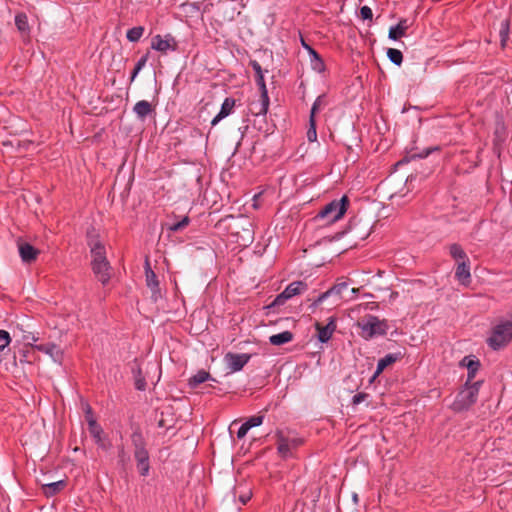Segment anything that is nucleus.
I'll return each instance as SVG.
<instances>
[{"label": "nucleus", "mask_w": 512, "mask_h": 512, "mask_svg": "<svg viewBox=\"0 0 512 512\" xmlns=\"http://www.w3.org/2000/svg\"><path fill=\"white\" fill-rule=\"evenodd\" d=\"M480 382H475L471 385L468 383L457 394L452 407L455 411H463L472 406L478 398Z\"/></svg>", "instance_id": "f257e3e1"}, {"label": "nucleus", "mask_w": 512, "mask_h": 512, "mask_svg": "<svg viewBox=\"0 0 512 512\" xmlns=\"http://www.w3.org/2000/svg\"><path fill=\"white\" fill-rule=\"evenodd\" d=\"M357 326L361 329L360 335L365 339L385 334L386 331V324L373 315H367L360 319Z\"/></svg>", "instance_id": "f03ea898"}, {"label": "nucleus", "mask_w": 512, "mask_h": 512, "mask_svg": "<svg viewBox=\"0 0 512 512\" xmlns=\"http://www.w3.org/2000/svg\"><path fill=\"white\" fill-rule=\"evenodd\" d=\"M348 199L346 196L340 200H334L327 204L317 215L320 219H326L328 223L339 220L346 212Z\"/></svg>", "instance_id": "7ed1b4c3"}, {"label": "nucleus", "mask_w": 512, "mask_h": 512, "mask_svg": "<svg viewBox=\"0 0 512 512\" xmlns=\"http://www.w3.org/2000/svg\"><path fill=\"white\" fill-rule=\"evenodd\" d=\"M512 339V322L506 321L494 328L492 336L489 338V344L494 349H499L506 345Z\"/></svg>", "instance_id": "20e7f679"}, {"label": "nucleus", "mask_w": 512, "mask_h": 512, "mask_svg": "<svg viewBox=\"0 0 512 512\" xmlns=\"http://www.w3.org/2000/svg\"><path fill=\"white\" fill-rule=\"evenodd\" d=\"M308 289V286L303 281H294L290 283L283 292L276 296L274 301L270 304L271 307H278L284 305L290 298L303 294Z\"/></svg>", "instance_id": "39448f33"}, {"label": "nucleus", "mask_w": 512, "mask_h": 512, "mask_svg": "<svg viewBox=\"0 0 512 512\" xmlns=\"http://www.w3.org/2000/svg\"><path fill=\"white\" fill-rule=\"evenodd\" d=\"M133 442L135 444V459L137 461V469L142 476H146L149 472V455L144 448L141 436L139 434L133 435Z\"/></svg>", "instance_id": "423d86ee"}, {"label": "nucleus", "mask_w": 512, "mask_h": 512, "mask_svg": "<svg viewBox=\"0 0 512 512\" xmlns=\"http://www.w3.org/2000/svg\"><path fill=\"white\" fill-rule=\"evenodd\" d=\"M276 437L278 453L283 458L288 457L291 454L292 449L297 448L301 444L300 439L285 436L282 431H278Z\"/></svg>", "instance_id": "0eeeda50"}, {"label": "nucleus", "mask_w": 512, "mask_h": 512, "mask_svg": "<svg viewBox=\"0 0 512 512\" xmlns=\"http://www.w3.org/2000/svg\"><path fill=\"white\" fill-rule=\"evenodd\" d=\"M17 248L20 255V258L23 263L31 264L35 262L40 254V251L32 246L30 243L18 240Z\"/></svg>", "instance_id": "6e6552de"}, {"label": "nucleus", "mask_w": 512, "mask_h": 512, "mask_svg": "<svg viewBox=\"0 0 512 512\" xmlns=\"http://www.w3.org/2000/svg\"><path fill=\"white\" fill-rule=\"evenodd\" d=\"M89 246L92 257L91 265L108 261L105 247L96 236H90Z\"/></svg>", "instance_id": "1a4fd4ad"}, {"label": "nucleus", "mask_w": 512, "mask_h": 512, "mask_svg": "<svg viewBox=\"0 0 512 512\" xmlns=\"http://www.w3.org/2000/svg\"><path fill=\"white\" fill-rule=\"evenodd\" d=\"M239 228L235 234L238 236V241H241V245L248 246L254 240L253 224L247 219H243L242 222L237 226Z\"/></svg>", "instance_id": "9d476101"}, {"label": "nucleus", "mask_w": 512, "mask_h": 512, "mask_svg": "<svg viewBox=\"0 0 512 512\" xmlns=\"http://www.w3.org/2000/svg\"><path fill=\"white\" fill-rule=\"evenodd\" d=\"M348 289V285L345 282L338 283L322 293L317 300L314 302L315 305L322 303L326 298H334V302H338L344 298V292Z\"/></svg>", "instance_id": "9b49d317"}, {"label": "nucleus", "mask_w": 512, "mask_h": 512, "mask_svg": "<svg viewBox=\"0 0 512 512\" xmlns=\"http://www.w3.org/2000/svg\"><path fill=\"white\" fill-rule=\"evenodd\" d=\"M315 328L318 332V340L322 343H325L331 339L334 331L336 330V318L330 317L326 325L316 322Z\"/></svg>", "instance_id": "f8f14e48"}, {"label": "nucleus", "mask_w": 512, "mask_h": 512, "mask_svg": "<svg viewBox=\"0 0 512 512\" xmlns=\"http://www.w3.org/2000/svg\"><path fill=\"white\" fill-rule=\"evenodd\" d=\"M250 355L249 354H234V353H228L226 354L224 360L227 364V367L231 372H237L240 371L245 364L249 361Z\"/></svg>", "instance_id": "ddd939ff"}, {"label": "nucleus", "mask_w": 512, "mask_h": 512, "mask_svg": "<svg viewBox=\"0 0 512 512\" xmlns=\"http://www.w3.org/2000/svg\"><path fill=\"white\" fill-rule=\"evenodd\" d=\"M152 48L162 53H166L168 50L176 49V42L170 35L162 38L160 35H156L152 39Z\"/></svg>", "instance_id": "4468645a"}, {"label": "nucleus", "mask_w": 512, "mask_h": 512, "mask_svg": "<svg viewBox=\"0 0 512 512\" xmlns=\"http://www.w3.org/2000/svg\"><path fill=\"white\" fill-rule=\"evenodd\" d=\"M36 350L47 354L54 362L61 363L63 359V351L60 347L53 343L40 344L33 346Z\"/></svg>", "instance_id": "2eb2a0df"}, {"label": "nucleus", "mask_w": 512, "mask_h": 512, "mask_svg": "<svg viewBox=\"0 0 512 512\" xmlns=\"http://www.w3.org/2000/svg\"><path fill=\"white\" fill-rule=\"evenodd\" d=\"M469 260L459 261L457 263L455 277L463 285L467 286L471 282Z\"/></svg>", "instance_id": "dca6fc26"}, {"label": "nucleus", "mask_w": 512, "mask_h": 512, "mask_svg": "<svg viewBox=\"0 0 512 512\" xmlns=\"http://www.w3.org/2000/svg\"><path fill=\"white\" fill-rule=\"evenodd\" d=\"M92 270L96 278L102 283L106 284L111 277V266L108 261L92 264Z\"/></svg>", "instance_id": "f3484780"}, {"label": "nucleus", "mask_w": 512, "mask_h": 512, "mask_svg": "<svg viewBox=\"0 0 512 512\" xmlns=\"http://www.w3.org/2000/svg\"><path fill=\"white\" fill-rule=\"evenodd\" d=\"M235 103L236 102L233 98H226L222 103L219 113L211 121L212 126L217 125L222 119L229 116L235 107Z\"/></svg>", "instance_id": "a211bd4d"}, {"label": "nucleus", "mask_w": 512, "mask_h": 512, "mask_svg": "<svg viewBox=\"0 0 512 512\" xmlns=\"http://www.w3.org/2000/svg\"><path fill=\"white\" fill-rule=\"evenodd\" d=\"M146 284L150 288L152 292V297L154 300H157L159 297V282L157 280L156 274L150 269L149 265L147 264L146 268Z\"/></svg>", "instance_id": "6ab92c4d"}, {"label": "nucleus", "mask_w": 512, "mask_h": 512, "mask_svg": "<svg viewBox=\"0 0 512 512\" xmlns=\"http://www.w3.org/2000/svg\"><path fill=\"white\" fill-rule=\"evenodd\" d=\"M269 106V97L266 96V98L263 97V95H260V99L257 102H252L249 106L250 112L255 115H264L266 114Z\"/></svg>", "instance_id": "aec40b11"}, {"label": "nucleus", "mask_w": 512, "mask_h": 512, "mask_svg": "<svg viewBox=\"0 0 512 512\" xmlns=\"http://www.w3.org/2000/svg\"><path fill=\"white\" fill-rule=\"evenodd\" d=\"M133 111L140 120H144L149 114L153 112V107L150 102L141 100L134 105Z\"/></svg>", "instance_id": "412c9836"}, {"label": "nucleus", "mask_w": 512, "mask_h": 512, "mask_svg": "<svg viewBox=\"0 0 512 512\" xmlns=\"http://www.w3.org/2000/svg\"><path fill=\"white\" fill-rule=\"evenodd\" d=\"M87 422L89 426V432L93 436V438L96 440V442L104 447V442L102 438V428L96 423L93 416L87 417Z\"/></svg>", "instance_id": "4be33fe9"}, {"label": "nucleus", "mask_w": 512, "mask_h": 512, "mask_svg": "<svg viewBox=\"0 0 512 512\" xmlns=\"http://www.w3.org/2000/svg\"><path fill=\"white\" fill-rule=\"evenodd\" d=\"M294 338V335L290 331H283L278 334L271 335L269 337V342L274 346H281L291 342Z\"/></svg>", "instance_id": "5701e85b"}, {"label": "nucleus", "mask_w": 512, "mask_h": 512, "mask_svg": "<svg viewBox=\"0 0 512 512\" xmlns=\"http://www.w3.org/2000/svg\"><path fill=\"white\" fill-rule=\"evenodd\" d=\"M408 22L406 19L400 20V22L389 29V38L393 40H397L400 37L404 36L408 29Z\"/></svg>", "instance_id": "b1692460"}, {"label": "nucleus", "mask_w": 512, "mask_h": 512, "mask_svg": "<svg viewBox=\"0 0 512 512\" xmlns=\"http://www.w3.org/2000/svg\"><path fill=\"white\" fill-rule=\"evenodd\" d=\"M398 357L395 354H387L385 357L381 358L378 361L377 369L374 373L373 378H376L379 376L386 367L390 366L391 364L395 363L397 361Z\"/></svg>", "instance_id": "393cba45"}, {"label": "nucleus", "mask_w": 512, "mask_h": 512, "mask_svg": "<svg viewBox=\"0 0 512 512\" xmlns=\"http://www.w3.org/2000/svg\"><path fill=\"white\" fill-rule=\"evenodd\" d=\"M308 49H309V53L311 56V66H312L313 70H315L317 72L324 71L325 65H324V62L321 59V57L312 48H308Z\"/></svg>", "instance_id": "a878e982"}, {"label": "nucleus", "mask_w": 512, "mask_h": 512, "mask_svg": "<svg viewBox=\"0 0 512 512\" xmlns=\"http://www.w3.org/2000/svg\"><path fill=\"white\" fill-rule=\"evenodd\" d=\"M463 365H465L468 368V381L474 378L475 373L478 369L479 362L475 361L471 358L465 357L462 360Z\"/></svg>", "instance_id": "bb28decb"}, {"label": "nucleus", "mask_w": 512, "mask_h": 512, "mask_svg": "<svg viewBox=\"0 0 512 512\" xmlns=\"http://www.w3.org/2000/svg\"><path fill=\"white\" fill-rule=\"evenodd\" d=\"M210 377V374L205 370L198 371L192 378L189 380V384L191 387H196L199 384L205 382Z\"/></svg>", "instance_id": "cd10ccee"}, {"label": "nucleus", "mask_w": 512, "mask_h": 512, "mask_svg": "<svg viewBox=\"0 0 512 512\" xmlns=\"http://www.w3.org/2000/svg\"><path fill=\"white\" fill-rule=\"evenodd\" d=\"M450 254L457 261L469 260L464 250L458 244L450 246Z\"/></svg>", "instance_id": "c85d7f7f"}, {"label": "nucleus", "mask_w": 512, "mask_h": 512, "mask_svg": "<svg viewBox=\"0 0 512 512\" xmlns=\"http://www.w3.org/2000/svg\"><path fill=\"white\" fill-rule=\"evenodd\" d=\"M64 486H65L64 481H57V482L49 483L44 486V492L46 495H53V494H56L57 492L61 491L64 488Z\"/></svg>", "instance_id": "c756f323"}, {"label": "nucleus", "mask_w": 512, "mask_h": 512, "mask_svg": "<svg viewBox=\"0 0 512 512\" xmlns=\"http://www.w3.org/2000/svg\"><path fill=\"white\" fill-rule=\"evenodd\" d=\"M15 24L20 32L27 33L29 31L28 20L25 14L16 15Z\"/></svg>", "instance_id": "7c9ffc66"}, {"label": "nucleus", "mask_w": 512, "mask_h": 512, "mask_svg": "<svg viewBox=\"0 0 512 512\" xmlns=\"http://www.w3.org/2000/svg\"><path fill=\"white\" fill-rule=\"evenodd\" d=\"M326 105L325 97L318 96L315 102L312 105L310 112V119H315L316 114Z\"/></svg>", "instance_id": "2f4dec72"}, {"label": "nucleus", "mask_w": 512, "mask_h": 512, "mask_svg": "<svg viewBox=\"0 0 512 512\" xmlns=\"http://www.w3.org/2000/svg\"><path fill=\"white\" fill-rule=\"evenodd\" d=\"M387 56L390 59V61L396 65H401L403 61V55L402 52L398 49L389 48L387 50Z\"/></svg>", "instance_id": "473e14b6"}, {"label": "nucleus", "mask_w": 512, "mask_h": 512, "mask_svg": "<svg viewBox=\"0 0 512 512\" xmlns=\"http://www.w3.org/2000/svg\"><path fill=\"white\" fill-rule=\"evenodd\" d=\"M144 32V28L141 26L133 27L127 31V39L131 42L138 41Z\"/></svg>", "instance_id": "72a5a7b5"}, {"label": "nucleus", "mask_w": 512, "mask_h": 512, "mask_svg": "<svg viewBox=\"0 0 512 512\" xmlns=\"http://www.w3.org/2000/svg\"><path fill=\"white\" fill-rule=\"evenodd\" d=\"M21 338L23 341L27 342L28 345L39 340V336L36 333L26 330H22Z\"/></svg>", "instance_id": "f704fd0d"}, {"label": "nucleus", "mask_w": 512, "mask_h": 512, "mask_svg": "<svg viewBox=\"0 0 512 512\" xmlns=\"http://www.w3.org/2000/svg\"><path fill=\"white\" fill-rule=\"evenodd\" d=\"M11 342L10 335L5 330H0V351L4 350Z\"/></svg>", "instance_id": "c9c22d12"}, {"label": "nucleus", "mask_w": 512, "mask_h": 512, "mask_svg": "<svg viewBox=\"0 0 512 512\" xmlns=\"http://www.w3.org/2000/svg\"><path fill=\"white\" fill-rule=\"evenodd\" d=\"M310 128L307 131V138L310 142L316 141L317 132H316V122L315 119H310Z\"/></svg>", "instance_id": "e433bc0d"}, {"label": "nucleus", "mask_w": 512, "mask_h": 512, "mask_svg": "<svg viewBox=\"0 0 512 512\" xmlns=\"http://www.w3.org/2000/svg\"><path fill=\"white\" fill-rule=\"evenodd\" d=\"M263 419L264 417L262 415L252 416L245 422V424L249 429H251L252 427L260 426L263 423Z\"/></svg>", "instance_id": "4c0bfd02"}, {"label": "nucleus", "mask_w": 512, "mask_h": 512, "mask_svg": "<svg viewBox=\"0 0 512 512\" xmlns=\"http://www.w3.org/2000/svg\"><path fill=\"white\" fill-rule=\"evenodd\" d=\"M255 80H256L257 85L259 86L261 95H263V97L266 98V96H268V92H267L263 74L256 76Z\"/></svg>", "instance_id": "58836bf2"}, {"label": "nucleus", "mask_w": 512, "mask_h": 512, "mask_svg": "<svg viewBox=\"0 0 512 512\" xmlns=\"http://www.w3.org/2000/svg\"><path fill=\"white\" fill-rule=\"evenodd\" d=\"M189 224V218L188 217H184L181 221L173 224L172 226H170V230L171 231H180L182 230L183 228H185L187 225Z\"/></svg>", "instance_id": "ea45409f"}, {"label": "nucleus", "mask_w": 512, "mask_h": 512, "mask_svg": "<svg viewBox=\"0 0 512 512\" xmlns=\"http://www.w3.org/2000/svg\"><path fill=\"white\" fill-rule=\"evenodd\" d=\"M146 61H147V58L146 57H142L136 64L134 70H133V73H132V76H131V80L133 81L135 79V77L137 76V74L140 72V70L145 66L146 64Z\"/></svg>", "instance_id": "a19ab883"}, {"label": "nucleus", "mask_w": 512, "mask_h": 512, "mask_svg": "<svg viewBox=\"0 0 512 512\" xmlns=\"http://www.w3.org/2000/svg\"><path fill=\"white\" fill-rule=\"evenodd\" d=\"M360 16L363 20H371L373 17V13L370 7L363 6L360 9Z\"/></svg>", "instance_id": "79ce46f5"}, {"label": "nucleus", "mask_w": 512, "mask_h": 512, "mask_svg": "<svg viewBox=\"0 0 512 512\" xmlns=\"http://www.w3.org/2000/svg\"><path fill=\"white\" fill-rule=\"evenodd\" d=\"M160 416L161 417L158 419V427L167 429L171 428L172 425L164 418L163 412H161Z\"/></svg>", "instance_id": "37998d69"}, {"label": "nucleus", "mask_w": 512, "mask_h": 512, "mask_svg": "<svg viewBox=\"0 0 512 512\" xmlns=\"http://www.w3.org/2000/svg\"><path fill=\"white\" fill-rule=\"evenodd\" d=\"M249 430L248 426L243 423L237 432V437L240 439L243 438Z\"/></svg>", "instance_id": "c03bdc74"}, {"label": "nucleus", "mask_w": 512, "mask_h": 512, "mask_svg": "<svg viewBox=\"0 0 512 512\" xmlns=\"http://www.w3.org/2000/svg\"><path fill=\"white\" fill-rule=\"evenodd\" d=\"M366 397H367V394H365V393H358V394L354 395L353 404H359V403L363 402Z\"/></svg>", "instance_id": "a18cd8bd"}, {"label": "nucleus", "mask_w": 512, "mask_h": 512, "mask_svg": "<svg viewBox=\"0 0 512 512\" xmlns=\"http://www.w3.org/2000/svg\"><path fill=\"white\" fill-rule=\"evenodd\" d=\"M250 65L252 66L253 70L256 73V76L263 74L261 65L257 61H251Z\"/></svg>", "instance_id": "49530a36"}, {"label": "nucleus", "mask_w": 512, "mask_h": 512, "mask_svg": "<svg viewBox=\"0 0 512 512\" xmlns=\"http://www.w3.org/2000/svg\"><path fill=\"white\" fill-rule=\"evenodd\" d=\"M356 228H357V225L355 224L352 227L351 231L354 232L356 235H358L362 240L366 239L367 236L369 235L370 231L366 232L365 234L360 235L359 233H357Z\"/></svg>", "instance_id": "de8ad7c7"}, {"label": "nucleus", "mask_w": 512, "mask_h": 512, "mask_svg": "<svg viewBox=\"0 0 512 512\" xmlns=\"http://www.w3.org/2000/svg\"><path fill=\"white\" fill-rule=\"evenodd\" d=\"M439 147H433V148H428L426 150L423 151V153L420 154V157H427L432 151H435V150H438Z\"/></svg>", "instance_id": "09e8293b"}, {"label": "nucleus", "mask_w": 512, "mask_h": 512, "mask_svg": "<svg viewBox=\"0 0 512 512\" xmlns=\"http://www.w3.org/2000/svg\"><path fill=\"white\" fill-rule=\"evenodd\" d=\"M30 145H32V142H31V141H23V142H21V141H17V146H18V148L23 147V148L27 149V148H28V146H30Z\"/></svg>", "instance_id": "8fccbe9b"}, {"label": "nucleus", "mask_w": 512, "mask_h": 512, "mask_svg": "<svg viewBox=\"0 0 512 512\" xmlns=\"http://www.w3.org/2000/svg\"><path fill=\"white\" fill-rule=\"evenodd\" d=\"M136 387L139 390H143L145 388V382L143 380H137Z\"/></svg>", "instance_id": "3c124183"}, {"label": "nucleus", "mask_w": 512, "mask_h": 512, "mask_svg": "<svg viewBox=\"0 0 512 512\" xmlns=\"http://www.w3.org/2000/svg\"><path fill=\"white\" fill-rule=\"evenodd\" d=\"M85 412H86V418L89 416H92L91 407L88 404H85Z\"/></svg>", "instance_id": "603ef678"}, {"label": "nucleus", "mask_w": 512, "mask_h": 512, "mask_svg": "<svg viewBox=\"0 0 512 512\" xmlns=\"http://www.w3.org/2000/svg\"><path fill=\"white\" fill-rule=\"evenodd\" d=\"M249 499H250V495L245 496V497L244 496L240 497V501L242 502V504H246Z\"/></svg>", "instance_id": "864d4df0"}, {"label": "nucleus", "mask_w": 512, "mask_h": 512, "mask_svg": "<svg viewBox=\"0 0 512 512\" xmlns=\"http://www.w3.org/2000/svg\"><path fill=\"white\" fill-rule=\"evenodd\" d=\"M358 291H359V288H352V289H351V292H352L353 294L358 293Z\"/></svg>", "instance_id": "5fc2aeb1"}, {"label": "nucleus", "mask_w": 512, "mask_h": 512, "mask_svg": "<svg viewBox=\"0 0 512 512\" xmlns=\"http://www.w3.org/2000/svg\"><path fill=\"white\" fill-rule=\"evenodd\" d=\"M396 295H397V292H394V293L392 294L393 298H396Z\"/></svg>", "instance_id": "6e6d98bb"}, {"label": "nucleus", "mask_w": 512, "mask_h": 512, "mask_svg": "<svg viewBox=\"0 0 512 512\" xmlns=\"http://www.w3.org/2000/svg\"><path fill=\"white\" fill-rule=\"evenodd\" d=\"M396 295H397V292H394V293L392 294L393 298H396Z\"/></svg>", "instance_id": "4d7b16f0"}]
</instances>
